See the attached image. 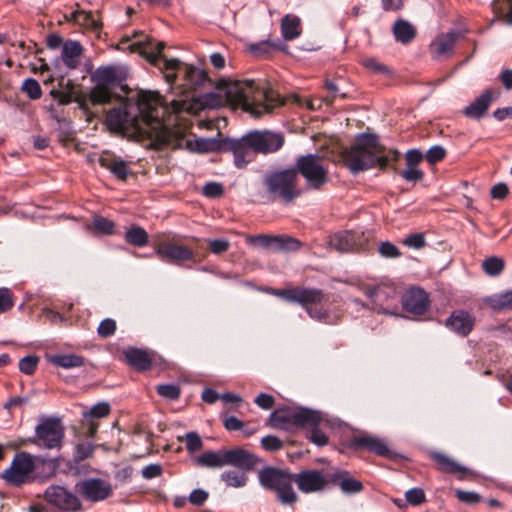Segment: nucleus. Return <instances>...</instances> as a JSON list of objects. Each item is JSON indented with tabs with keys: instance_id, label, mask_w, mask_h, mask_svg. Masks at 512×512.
I'll list each match as a JSON object with an SVG mask.
<instances>
[{
	"instance_id": "46",
	"label": "nucleus",
	"mask_w": 512,
	"mask_h": 512,
	"mask_svg": "<svg viewBox=\"0 0 512 512\" xmlns=\"http://www.w3.org/2000/svg\"><path fill=\"white\" fill-rule=\"evenodd\" d=\"M178 440L185 441L186 449L190 454H194L203 448V441L195 431L187 432L183 438L178 437Z\"/></svg>"
},
{
	"instance_id": "17",
	"label": "nucleus",
	"mask_w": 512,
	"mask_h": 512,
	"mask_svg": "<svg viewBox=\"0 0 512 512\" xmlns=\"http://www.w3.org/2000/svg\"><path fill=\"white\" fill-rule=\"evenodd\" d=\"M250 135L246 133L241 138L232 139L225 138L222 140V150L233 153L234 164L237 168L242 169L253 161L256 154L253 146L249 143Z\"/></svg>"
},
{
	"instance_id": "51",
	"label": "nucleus",
	"mask_w": 512,
	"mask_h": 512,
	"mask_svg": "<svg viewBox=\"0 0 512 512\" xmlns=\"http://www.w3.org/2000/svg\"><path fill=\"white\" fill-rule=\"evenodd\" d=\"M14 306V296L9 288H0V314L6 313Z\"/></svg>"
},
{
	"instance_id": "10",
	"label": "nucleus",
	"mask_w": 512,
	"mask_h": 512,
	"mask_svg": "<svg viewBox=\"0 0 512 512\" xmlns=\"http://www.w3.org/2000/svg\"><path fill=\"white\" fill-rule=\"evenodd\" d=\"M301 174L309 188L320 190L328 181V170L323 166L321 158L316 154H307L297 158L295 168Z\"/></svg>"
},
{
	"instance_id": "8",
	"label": "nucleus",
	"mask_w": 512,
	"mask_h": 512,
	"mask_svg": "<svg viewBox=\"0 0 512 512\" xmlns=\"http://www.w3.org/2000/svg\"><path fill=\"white\" fill-rule=\"evenodd\" d=\"M91 79L95 83L89 93V99L93 104H108L113 99L122 100L113 92V88L117 84H121L123 80L115 66L108 65L97 68Z\"/></svg>"
},
{
	"instance_id": "15",
	"label": "nucleus",
	"mask_w": 512,
	"mask_h": 512,
	"mask_svg": "<svg viewBox=\"0 0 512 512\" xmlns=\"http://www.w3.org/2000/svg\"><path fill=\"white\" fill-rule=\"evenodd\" d=\"M75 490L84 500L101 502L111 496L113 487L102 478H86L75 484Z\"/></svg>"
},
{
	"instance_id": "45",
	"label": "nucleus",
	"mask_w": 512,
	"mask_h": 512,
	"mask_svg": "<svg viewBox=\"0 0 512 512\" xmlns=\"http://www.w3.org/2000/svg\"><path fill=\"white\" fill-rule=\"evenodd\" d=\"M450 475H454L459 480L472 481L476 478L477 474L472 469L460 465L454 460L450 459Z\"/></svg>"
},
{
	"instance_id": "47",
	"label": "nucleus",
	"mask_w": 512,
	"mask_h": 512,
	"mask_svg": "<svg viewBox=\"0 0 512 512\" xmlns=\"http://www.w3.org/2000/svg\"><path fill=\"white\" fill-rule=\"evenodd\" d=\"M21 89L31 100H37L42 96L41 86L34 78L25 79L22 83Z\"/></svg>"
},
{
	"instance_id": "62",
	"label": "nucleus",
	"mask_w": 512,
	"mask_h": 512,
	"mask_svg": "<svg viewBox=\"0 0 512 512\" xmlns=\"http://www.w3.org/2000/svg\"><path fill=\"white\" fill-rule=\"evenodd\" d=\"M28 402H29V397H27V396H14V397H10L4 403L3 408L11 414L15 408H22Z\"/></svg>"
},
{
	"instance_id": "44",
	"label": "nucleus",
	"mask_w": 512,
	"mask_h": 512,
	"mask_svg": "<svg viewBox=\"0 0 512 512\" xmlns=\"http://www.w3.org/2000/svg\"><path fill=\"white\" fill-rule=\"evenodd\" d=\"M504 261L496 256L486 258L482 262V268L484 272L489 276H497L504 270Z\"/></svg>"
},
{
	"instance_id": "53",
	"label": "nucleus",
	"mask_w": 512,
	"mask_h": 512,
	"mask_svg": "<svg viewBox=\"0 0 512 512\" xmlns=\"http://www.w3.org/2000/svg\"><path fill=\"white\" fill-rule=\"evenodd\" d=\"M378 252L384 258H398L401 256L399 248L390 241L381 242Z\"/></svg>"
},
{
	"instance_id": "32",
	"label": "nucleus",
	"mask_w": 512,
	"mask_h": 512,
	"mask_svg": "<svg viewBox=\"0 0 512 512\" xmlns=\"http://www.w3.org/2000/svg\"><path fill=\"white\" fill-rule=\"evenodd\" d=\"M47 360L52 365L64 369L82 367L86 362L83 356L74 353L48 355Z\"/></svg>"
},
{
	"instance_id": "36",
	"label": "nucleus",
	"mask_w": 512,
	"mask_h": 512,
	"mask_svg": "<svg viewBox=\"0 0 512 512\" xmlns=\"http://www.w3.org/2000/svg\"><path fill=\"white\" fill-rule=\"evenodd\" d=\"M294 474H290L282 484L277 487L275 492L282 504L291 505L297 501V495L293 490Z\"/></svg>"
},
{
	"instance_id": "59",
	"label": "nucleus",
	"mask_w": 512,
	"mask_h": 512,
	"mask_svg": "<svg viewBox=\"0 0 512 512\" xmlns=\"http://www.w3.org/2000/svg\"><path fill=\"white\" fill-rule=\"evenodd\" d=\"M402 243L410 248L421 249L426 245L425 237L422 233H412L403 239Z\"/></svg>"
},
{
	"instance_id": "5",
	"label": "nucleus",
	"mask_w": 512,
	"mask_h": 512,
	"mask_svg": "<svg viewBox=\"0 0 512 512\" xmlns=\"http://www.w3.org/2000/svg\"><path fill=\"white\" fill-rule=\"evenodd\" d=\"M322 421L321 413L317 410L289 406L275 409L269 416L267 422L274 429L293 432L306 426L319 425Z\"/></svg>"
},
{
	"instance_id": "35",
	"label": "nucleus",
	"mask_w": 512,
	"mask_h": 512,
	"mask_svg": "<svg viewBox=\"0 0 512 512\" xmlns=\"http://www.w3.org/2000/svg\"><path fill=\"white\" fill-rule=\"evenodd\" d=\"M224 451H205L203 454L194 457L193 461L198 467L220 468L225 466Z\"/></svg>"
},
{
	"instance_id": "63",
	"label": "nucleus",
	"mask_w": 512,
	"mask_h": 512,
	"mask_svg": "<svg viewBox=\"0 0 512 512\" xmlns=\"http://www.w3.org/2000/svg\"><path fill=\"white\" fill-rule=\"evenodd\" d=\"M364 66L368 68L369 70L378 73V74H384L389 75L391 74V70L388 66L378 62L377 60L373 58L365 59L363 62Z\"/></svg>"
},
{
	"instance_id": "39",
	"label": "nucleus",
	"mask_w": 512,
	"mask_h": 512,
	"mask_svg": "<svg viewBox=\"0 0 512 512\" xmlns=\"http://www.w3.org/2000/svg\"><path fill=\"white\" fill-rule=\"evenodd\" d=\"M484 303L494 310H505L512 308V290L488 296L484 298Z\"/></svg>"
},
{
	"instance_id": "1",
	"label": "nucleus",
	"mask_w": 512,
	"mask_h": 512,
	"mask_svg": "<svg viewBox=\"0 0 512 512\" xmlns=\"http://www.w3.org/2000/svg\"><path fill=\"white\" fill-rule=\"evenodd\" d=\"M166 44L163 41L154 43L152 39L137 41L130 45L133 52H138L146 60L157 67L164 75L171 90L184 99H172L168 109L174 113L188 109V100L194 98L193 92L210 83L204 69L184 63L177 58L168 59L163 55Z\"/></svg>"
},
{
	"instance_id": "52",
	"label": "nucleus",
	"mask_w": 512,
	"mask_h": 512,
	"mask_svg": "<svg viewBox=\"0 0 512 512\" xmlns=\"http://www.w3.org/2000/svg\"><path fill=\"white\" fill-rule=\"evenodd\" d=\"M38 362L39 358L37 356H25L19 361V370L26 375H32L37 368Z\"/></svg>"
},
{
	"instance_id": "55",
	"label": "nucleus",
	"mask_w": 512,
	"mask_h": 512,
	"mask_svg": "<svg viewBox=\"0 0 512 512\" xmlns=\"http://www.w3.org/2000/svg\"><path fill=\"white\" fill-rule=\"evenodd\" d=\"M116 322L111 318L102 320L97 328V333L101 338H108L114 335L116 331Z\"/></svg>"
},
{
	"instance_id": "3",
	"label": "nucleus",
	"mask_w": 512,
	"mask_h": 512,
	"mask_svg": "<svg viewBox=\"0 0 512 512\" xmlns=\"http://www.w3.org/2000/svg\"><path fill=\"white\" fill-rule=\"evenodd\" d=\"M121 89L126 94L123 106L110 109L106 116L107 125L111 130H128L136 126L139 117L145 122L160 124L158 109L162 108L163 99L159 93L143 90L132 93L126 85H122Z\"/></svg>"
},
{
	"instance_id": "12",
	"label": "nucleus",
	"mask_w": 512,
	"mask_h": 512,
	"mask_svg": "<svg viewBox=\"0 0 512 512\" xmlns=\"http://www.w3.org/2000/svg\"><path fill=\"white\" fill-rule=\"evenodd\" d=\"M248 244L258 245L263 249L273 252H295L298 251L302 243L300 240L289 235H249L246 238Z\"/></svg>"
},
{
	"instance_id": "25",
	"label": "nucleus",
	"mask_w": 512,
	"mask_h": 512,
	"mask_svg": "<svg viewBox=\"0 0 512 512\" xmlns=\"http://www.w3.org/2000/svg\"><path fill=\"white\" fill-rule=\"evenodd\" d=\"M98 162L102 168L109 170L120 181H126L130 174L128 163L113 154L103 153Z\"/></svg>"
},
{
	"instance_id": "49",
	"label": "nucleus",
	"mask_w": 512,
	"mask_h": 512,
	"mask_svg": "<svg viewBox=\"0 0 512 512\" xmlns=\"http://www.w3.org/2000/svg\"><path fill=\"white\" fill-rule=\"evenodd\" d=\"M156 392L167 400H177L181 394L180 387L176 384H159L156 386Z\"/></svg>"
},
{
	"instance_id": "23",
	"label": "nucleus",
	"mask_w": 512,
	"mask_h": 512,
	"mask_svg": "<svg viewBox=\"0 0 512 512\" xmlns=\"http://www.w3.org/2000/svg\"><path fill=\"white\" fill-rule=\"evenodd\" d=\"M225 466L231 465L242 471L252 470L258 463V458L251 452L234 448L224 451Z\"/></svg>"
},
{
	"instance_id": "19",
	"label": "nucleus",
	"mask_w": 512,
	"mask_h": 512,
	"mask_svg": "<svg viewBox=\"0 0 512 512\" xmlns=\"http://www.w3.org/2000/svg\"><path fill=\"white\" fill-rule=\"evenodd\" d=\"M329 473L323 474L319 470H303L294 474V482L303 493L318 492L330 484Z\"/></svg>"
},
{
	"instance_id": "37",
	"label": "nucleus",
	"mask_w": 512,
	"mask_h": 512,
	"mask_svg": "<svg viewBox=\"0 0 512 512\" xmlns=\"http://www.w3.org/2000/svg\"><path fill=\"white\" fill-rule=\"evenodd\" d=\"M184 134V131L179 128L171 129L167 126H163L158 138L162 144L176 148L182 145Z\"/></svg>"
},
{
	"instance_id": "18",
	"label": "nucleus",
	"mask_w": 512,
	"mask_h": 512,
	"mask_svg": "<svg viewBox=\"0 0 512 512\" xmlns=\"http://www.w3.org/2000/svg\"><path fill=\"white\" fill-rule=\"evenodd\" d=\"M347 447L355 451H367L381 457L392 458V452L386 442L369 434L355 435L347 441Z\"/></svg>"
},
{
	"instance_id": "57",
	"label": "nucleus",
	"mask_w": 512,
	"mask_h": 512,
	"mask_svg": "<svg viewBox=\"0 0 512 512\" xmlns=\"http://www.w3.org/2000/svg\"><path fill=\"white\" fill-rule=\"evenodd\" d=\"M95 446L92 443L84 442L76 446L74 458L77 462L89 458L94 452Z\"/></svg>"
},
{
	"instance_id": "27",
	"label": "nucleus",
	"mask_w": 512,
	"mask_h": 512,
	"mask_svg": "<svg viewBox=\"0 0 512 512\" xmlns=\"http://www.w3.org/2000/svg\"><path fill=\"white\" fill-rule=\"evenodd\" d=\"M348 472L344 470H335L329 473L330 484L339 486L344 493L354 494L362 491L363 484L348 476Z\"/></svg>"
},
{
	"instance_id": "21",
	"label": "nucleus",
	"mask_w": 512,
	"mask_h": 512,
	"mask_svg": "<svg viewBox=\"0 0 512 512\" xmlns=\"http://www.w3.org/2000/svg\"><path fill=\"white\" fill-rule=\"evenodd\" d=\"M364 294L372 300L381 313H388V309L393 306L397 296L393 284L368 286L364 289Z\"/></svg>"
},
{
	"instance_id": "7",
	"label": "nucleus",
	"mask_w": 512,
	"mask_h": 512,
	"mask_svg": "<svg viewBox=\"0 0 512 512\" xmlns=\"http://www.w3.org/2000/svg\"><path fill=\"white\" fill-rule=\"evenodd\" d=\"M263 181L267 193L273 199L290 203L301 194L297 171L294 168L268 172L264 175Z\"/></svg>"
},
{
	"instance_id": "40",
	"label": "nucleus",
	"mask_w": 512,
	"mask_h": 512,
	"mask_svg": "<svg viewBox=\"0 0 512 512\" xmlns=\"http://www.w3.org/2000/svg\"><path fill=\"white\" fill-rule=\"evenodd\" d=\"M125 241L135 247H144L148 244L149 236L144 228L133 226L125 232Z\"/></svg>"
},
{
	"instance_id": "41",
	"label": "nucleus",
	"mask_w": 512,
	"mask_h": 512,
	"mask_svg": "<svg viewBox=\"0 0 512 512\" xmlns=\"http://www.w3.org/2000/svg\"><path fill=\"white\" fill-rule=\"evenodd\" d=\"M247 471L227 470L220 475V479L229 487L241 488L247 483Z\"/></svg>"
},
{
	"instance_id": "14",
	"label": "nucleus",
	"mask_w": 512,
	"mask_h": 512,
	"mask_svg": "<svg viewBox=\"0 0 512 512\" xmlns=\"http://www.w3.org/2000/svg\"><path fill=\"white\" fill-rule=\"evenodd\" d=\"M249 143L257 154H272L279 151L284 143L285 137L282 132L271 130H254L248 132Z\"/></svg>"
},
{
	"instance_id": "61",
	"label": "nucleus",
	"mask_w": 512,
	"mask_h": 512,
	"mask_svg": "<svg viewBox=\"0 0 512 512\" xmlns=\"http://www.w3.org/2000/svg\"><path fill=\"white\" fill-rule=\"evenodd\" d=\"M446 155V150L441 146H433L431 147L426 154L424 155L425 159L430 164H435L440 160L444 159Z\"/></svg>"
},
{
	"instance_id": "20",
	"label": "nucleus",
	"mask_w": 512,
	"mask_h": 512,
	"mask_svg": "<svg viewBox=\"0 0 512 512\" xmlns=\"http://www.w3.org/2000/svg\"><path fill=\"white\" fill-rule=\"evenodd\" d=\"M403 310L414 316L425 314L430 306L428 294L420 287H411L401 298Z\"/></svg>"
},
{
	"instance_id": "4",
	"label": "nucleus",
	"mask_w": 512,
	"mask_h": 512,
	"mask_svg": "<svg viewBox=\"0 0 512 512\" xmlns=\"http://www.w3.org/2000/svg\"><path fill=\"white\" fill-rule=\"evenodd\" d=\"M383 148L379 145L375 135L362 134L357 142L342 152L344 166L353 174L369 170L374 167L385 169L391 162L400 159V152L390 149L382 154Z\"/></svg>"
},
{
	"instance_id": "43",
	"label": "nucleus",
	"mask_w": 512,
	"mask_h": 512,
	"mask_svg": "<svg viewBox=\"0 0 512 512\" xmlns=\"http://www.w3.org/2000/svg\"><path fill=\"white\" fill-rule=\"evenodd\" d=\"M191 149L198 153H207L222 150V140L219 142L214 139L200 138L195 140Z\"/></svg>"
},
{
	"instance_id": "58",
	"label": "nucleus",
	"mask_w": 512,
	"mask_h": 512,
	"mask_svg": "<svg viewBox=\"0 0 512 512\" xmlns=\"http://www.w3.org/2000/svg\"><path fill=\"white\" fill-rule=\"evenodd\" d=\"M406 501L414 506L421 505L425 502V493L421 488H412L405 493Z\"/></svg>"
},
{
	"instance_id": "9",
	"label": "nucleus",
	"mask_w": 512,
	"mask_h": 512,
	"mask_svg": "<svg viewBox=\"0 0 512 512\" xmlns=\"http://www.w3.org/2000/svg\"><path fill=\"white\" fill-rule=\"evenodd\" d=\"M43 461L40 457H34L28 452H18L14 455L10 466L4 470L3 479L7 484L21 487L35 480L34 471L36 461Z\"/></svg>"
},
{
	"instance_id": "2",
	"label": "nucleus",
	"mask_w": 512,
	"mask_h": 512,
	"mask_svg": "<svg viewBox=\"0 0 512 512\" xmlns=\"http://www.w3.org/2000/svg\"><path fill=\"white\" fill-rule=\"evenodd\" d=\"M224 97L217 93H207L202 98L205 107L216 109L225 102L258 118L272 113L274 108L283 105L279 94L272 90L259 92L254 80L229 81L223 87Z\"/></svg>"
},
{
	"instance_id": "29",
	"label": "nucleus",
	"mask_w": 512,
	"mask_h": 512,
	"mask_svg": "<svg viewBox=\"0 0 512 512\" xmlns=\"http://www.w3.org/2000/svg\"><path fill=\"white\" fill-rule=\"evenodd\" d=\"M288 476L290 473L284 470L266 467L259 472V481L264 488L275 491Z\"/></svg>"
},
{
	"instance_id": "22",
	"label": "nucleus",
	"mask_w": 512,
	"mask_h": 512,
	"mask_svg": "<svg viewBox=\"0 0 512 512\" xmlns=\"http://www.w3.org/2000/svg\"><path fill=\"white\" fill-rule=\"evenodd\" d=\"M156 254L161 260L172 263L194 259V252L191 248L169 241L160 242L156 248Z\"/></svg>"
},
{
	"instance_id": "24",
	"label": "nucleus",
	"mask_w": 512,
	"mask_h": 512,
	"mask_svg": "<svg viewBox=\"0 0 512 512\" xmlns=\"http://www.w3.org/2000/svg\"><path fill=\"white\" fill-rule=\"evenodd\" d=\"M83 50L79 41L67 40L62 45L61 54L57 61H61L68 70H75L81 64Z\"/></svg>"
},
{
	"instance_id": "64",
	"label": "nucleus",
	"mask_w": 512,
	"mask_h": 512,
	"mask_svg": "<svg viewBox=\"0 0 512 512\" xmlns=\"http://www.w3.org/2000/svg\"><path fill=\"white\" fill-rule=\"evenodd\" d=\"M456 496L459 501L469 505H474L481 501V496L472 491L456 490Z\"/></svg>"
},
{
	"instance_id": "16",
	"label": "nucleus",
	"mask_w": 512,
	"mask_h": 512,
	"mask_svg": "<svg viewBox=\"0 0 512 512\" xmlns=\"http://www.w3.org/2000/svg\"><path fill=\"white\" fill-rule=\"evenodd\" d=\"M367 242L363 232L344 230L331 235L328 244L338 252L348 253L365 249Z\"/></svg>"
},
{
	"instance_id": "31",
	"label": "nucleus",
	"mask_w": 512,
	"mask_h": 512,
	"mask_svg": "<svg viewBox=\"0 0 512 512\" xmlns=\"http://www.w3.org/2000/svg\"><path fill=\"white\" fill-rule=\"evenodd\" d=\"M126 362L137 371H147L152 366L148 353L139 348H128L124 352Z\"/></svg>"
},
{
	"instance_id": "42",
	"label": "nucleus",
	"mask_w": 512,
	"mask_h": 512,
	"mask_svg": "<svg viewBox=\"0 0 512 512\" xmlns=\"http://www.w3.org/2000/svg\"><path fill=\"white\" fill-rule=\"evenodd\" d=\"M433 59H439L448 53V33L439 34L429 46Z\"/></svg>"
},
{
	"instance_id": "38",
	"label": "nucleus",
	"mask_w": 512,
	"mask_h": 512,
	"mask_svg": "<svg viewBox=\"0 0 512 512\" xmlns=\"http://www.w3.org/2000/svg\"><path fill=\"white\" fill-rule=\"evenodd\" d=\"M72 19L79 25L92 30H99L102 23L96 19L92 11L77 10L71 13Z\"/></svg>"
},
{
	"instance_id": "13",
	"label": "nucleus",
	"mask_w": 512,
	"mask_h": 512,
	"mask_svg": "<svg viewBox=\"0 0 512 512\" xmlns=\"http://www.w3.org/2000/svg\"><path fill=\"white\" fill-rule=\"evenodd\" d=\"M44 499L63 512H79L83 508L79 497L61 485L48 486L44 492Z\"/></svg>"
},
{
	"instance_id": "6",
	"label": "nucleus",
	"mask_w": 512,
	"mask_h": 512,
	"mask_svg": "<svg viewBox=\"0 0 512 512\" xmlns=\"http://www.w3.org/2000/svg\"><path fill=\"white\" fill-rule=\"evenodd\" d=\"M271 294L289 303L301 305L312 319L323 321L328 317L326 310L312 307L324 300L325 294L321 289L296 286L285 289H271Z\"/></svg>"
},
{
	"instance_id": "11",
	"label": "nucleus",
	"mask_w": 512,
	"mask_h": 512,
	"mask_svg": "<svg viewBox=\"0 0 512 512\" xmlns=\"http://www.w3.org/2000/svg\"><path fill=\"white\" fill-rule=\"evenodd\" d=\"M64 439V427L61 420L55 417L42 416L35 427V444L47 449H56L62 446Z\"/></svg>"
},
{
	"instance_id": "48",
	"label": "nucleus",
	"mask_w": 512,
	"mask_h": 512,
	"mask_svg": "<svg viewBox=\"0 0 512 512\" xmlns=\"http://www.w3.org/2000/svg\"><path fill=\"white\" fill-rule=\"evenodd\" d=\"M92 226L97 234L111 235L114 232L115 224L105 217L98 216L93 220Z\"/></svg>"
},
{
	"instance_id": "34",
	"label": "nucleus",
	"mask_w": 512,
	"mask_h": 512,
	"mask_svg": "<svg viewBox=\"0 0 512 512\" xmlns=\"http://www.w3.org/2000/svg\"><path fill=\"white\" fill-rule=\"evenodd\" d=\"M392 31L395 40L405 45L411 43L417 34L416 28L404 19L396 20Z\"/></svg>"
},
{
	"instance_id": "54",
	"label": "nucleus",
	"mask_w": 512,
	"mask_h": 512,
	"mask_svg": "<svg viewBox=\"0 0 512 512\" xmlns=\"http://www.w3.org/2000/svg\"><path fill=\"white\" fill-rule=\"evenodd\" d=\"M318 426L319 425L306 426V428H311L308 439L315 445L322 447L327 445L329 438L322 430L318 428Z\"/></svg>"
},
{
	"instance_id": "60",
	"label": "nucleus",
	"mask_w": 512,
	"mask_h": 512,
	"mask_svg": "<svg viewBox=\"0 0 512 512\" xmlns=\"http://www.w3.org/2000/svg\"><path fill=\"white\" fill-rule=\"evenodd\" d=\"M492 8L499 16L504 17L507 22V15L512 10V0H493Z\"/></svg>"
},
{
	"instance_id": "26",
	"label": "nucleus",
	"mask_w": 512,
	"mask_h": 512,
	"mask_svg": "<svg viewBox=\"0 0 512 512\" xmlns=\"http://www.w3.org/2000/svg\"><path fill=\"white\" fill-rule=\"evenodd\" d=\"M475 325V317L468 311L457 310L450 314V329L461 337L467 336Z\"/></svg>"
},
{
	"instance_id": "30",
	"label": "nucleus",
	"mask_w": 512,
	"mask_h": 512,
	"mask_svg": "<svg viewBox=\"0 0 512 512\" xmlns=\"http://www.w3.org/2000/svg\"><path fill=\"white\" fill-rule=\"evenodd\" d=\"M288 48L287 44H285L281 39L272 40H263L257 43H252L249 46L250 52L258 57L266 59L273 51H286Z\"/></svg>"
},
{
	"instance_id": "56",
	"label": "nucleus",
	"mask_w": 512,
	"mask_h": 512,
	"mask_svg": "<svg viewBox=\"0 0 512 512\" xmlns=\"http://www.w3.org/2000/svg\"><path fill=\"white\" fill-rule=\"evenodd\" d=\"M261 446L266 451H278L283 448V441L274 435H267L261 439Z\"/></svg>"
},
{
	"instance_id": "50",
	"label": "nucleus",
	"mask_w": 512,
	"mask_h": 512,
	"mask_svg": "<svg viewBox=\"0 0 512 512\" xmlns=\"http://www.w3.org/2000/svg\"><path fill=\"white\" fill-rule=\"evenodd\" d=\"M110 413V405L107 402H99L92 406L88 411L83 412L84 419L104 418Z\"/></svg>"
},
{
	"instance_id": "28",
	"label": "nucleus",
	"mask_w": 512,
	"mask_h": 512,
	"mask_svg": "<svg viewBox=\"0 0 512 512\" xmlns=\"http://www.w3.org/2000/svg\"><path fill=\"white\" fill-rule=\"evenodd\" d=\"M493 97L494 93L491 89L485 90L472 103L465 107L463 110L464 115L472 119L482 118L486 114Z\"/></svg>"
},
{
	"instance_id": "33",
	"label": "nucleus",
	"mask_w": 512,
	"mask_h": 512,
	"mask_svg": "<svg viewBox=\"0 0 512 512\" xmlns=\"http://www.w3.org/2000/svg\"><path fill=\"white\" fill-rule=\"evenodd\" d=\"M280 28L284 40H294L302 33L301 19L296 15L287 14L282 18Z\"/></svg>"
}]
</instances>
